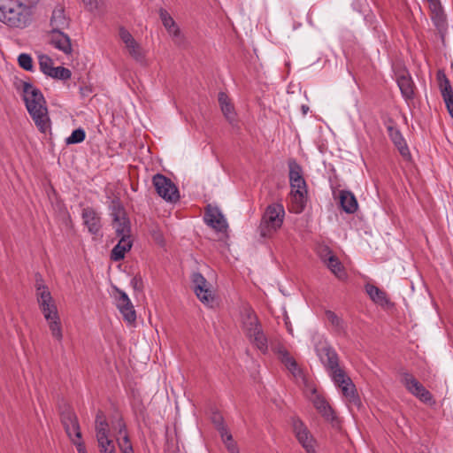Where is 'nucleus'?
<instances>
[{
    "mask_svg": "<svg viewBox=\"0 0 453 453\" xmlns=\"http://www.w3.org/2000/svg\"><path fill=\"white\" fill-rule=\"evenodd\" d=\"M327 319L334 326H339L341 319L339 317L332 311H326V312Z\"/></svg>",
    "mask_w": 453,
    "mask_h": 453,
    "instance_id": "56",
    "label": "nucleus"
},
{
    "mask_svg": "<svg viewBox=\"0 0 453 453\" xmlns=\"http://www.w3.org/2000/svg\"><path fill=\"white\" fill-rule=\"evenodd\" d=\"M39 291H40L41 293H42V292H44V291H45V292H50V291H49V288H48V287H47V286H40V290H39Z\"/></svg>",
    "mask_w": 453,
    "mask_h": 453,
    "instance_id": "64",
    "label": "nucleus"
},
{
    "mask_svg": "<svg viewBox=\"0 0 453 453\" xmlns=\"http://www.w3.org/2000/svg\"><path fill=\"white\" fill-rule=\"evenodd\" d=\"M119 35L125 43L129 55L137 62L143 63L145 56L141 45L134 40L133 35L124 27H119Z\"/></svg>",
    "mask_w": 453,
    "mask_h": 453,
    "instance_id": "8",
    "label": "nucleus"
},
{
    "mask_svg": "<svg viewBox=\"0 0 453 453\" xmlns=\"http://www.w3.org/2000/svg\"><path fill=\"white\" fill-rule=\"evenodd\" d=\"M401 382L405 388L417 398L422 394V389L426 388L410 372H403L401 373Z\"/></svg>",
    "mask_w": 453,
    "mask_h": 453,
    "instance_id": "22",
    "label": "nucleus"
},
{
    "mask_svg": "<svg viewBox=\"0 0 453 453\" xmlns=\"http://www.w3.org/2000/svg\"><path fill=\"white\" fill-rule=\"evenodd\" d=\"M388 135L390 137V139L392 140V142H394V144L395 145V147L397 148V150H399L400 154L404 157V158H407V159H410L411 158V153H410V150H409V148L401 134V132L395 128V127L393 126H388Z\"/></svg>",
    "mask_w": 453,
    "mask_h": 453,
    "instance_id": "20",
    "label": "nucleus"
},
{
    "mask_svg": "<svg viewBox=\"0 0 453 453\" xmlns=\"http://www.w3.org/2000/svg\"><path fill=\"white\" fill-rule=\"evenodd\" d=\"M159 16L164 27L168 31V33L173 36H178L180 35V29L168 12L161 8L159 10Z\"/></svg>",
    "mask_w": 453,
    "mask_h": 453,
    "instance_id": "27",
    "label": "nucleus"
},
{
    "mask_svg": "<svg viewBox=\"0 0 453 453\" xmlns=\"http://www.w3.org/2000/svg\"><path fill=\"white\" fill-rule=\"evenodd\" d=\"M27 2V6L33 7L36 5L40 0H26Z\"/></svg>",
    "mask_w": 453,
    "mask_h": 453,
    "instance_id": "62",
    "label": "nucleus"
},
{
    "mask_svg": "<svg viewBox=\"0 0 453 453\" xmlns=\"http://www.w3.org/2000/svg\"><path fill=\"white\" fill-rule=\"evenodd\" d=\"M18 63L21 68L26 71L33 70V59L30 55L22 53L18 58Z\"/></svg>",
    "mask_w": 453,
    "mask_h": 453,
    "instance_id": "42",
    "label": "nucleus"
},
{
    "mask_svg": "<svg viewBox=\"0 0 453 453\" xmlns=\"http://www.w3.org/2000/svg\"><path fill=\"white\" fill-rule=\"evenodd\" d=\"M326 264L336 277L342 279L344 276L343 266L335 255H330Z\"/></svg>",
    "mask_w": 453,
    "mask_h": 453,
    "instance_id": "33",
    "label": "nucleus"
},
{
    "mask_svg": "<svg viewBox=\"0 0 453 453\" xmlns=\"http://www.w3.org/2000/svg\"><path fill=\"white\" fill-rule=\"evenodd\" d=\"M117 441H118V445H119V448L120 450L122 449H125L126 447L128 448V447L133 446L130 441V438H129V435L127 433H125L121 436H119L117 438Z\"/></svg>",
    "mask_w": 453,
    "mask_h": 453,
    "instance_id": "50",
    "label": "nucleus"
},
{
    "mask_svg": "<svg viewBox=\"0 0 453 453\" xmlns=\"http://www.w3.org/2000/svg\"><path fill=\"white\" fill-rule=\"evenodd\" d=\"M418 399L426 403V404H429V405H434L435 404V400L433 396V395L426 389H422V394H419V397Z\"/></svg>",
    "mask_w": 453,
    "mask_h": 453,
    "instance_id": "48",
    "label": "nucleus"
},
{
    "mask_svg": "<svg viewBox=\"0 0 453 453\" xmlns=\"http://www.w3.org/2000/svg\"><path fill=\"white\" fill-rule=\"evenodd\" d=\"M113 427H114V429L117 430L119 436H121L125 433H127V425H126L125 421L123 420L122 417L118 418L115 424L113 425Z\"/></svg>",
    "mask_w": 453,
    "mask_h": 453,
    "instance_id": "49",
    "label": "nucleus"
},
{
    "mask_svg": "<svg viewBox=\"0 0 453 453\" xmlns=\"http://www.w3.org/2000/svg\"><path fill=\"white\" fill-rule=\"evenodd\" d=\"M102 0H82L83 4H85L86 8L89 12H93L98 8V4Z\"/></svg>",
    "mask_w": 453,
    "mask_h": 453,
    "instance_id": "55",
    "label": "nucleus"
},
{
    "mask_svg": "<svg viewBox=\"0 0 453 453\" xmlns=\"http://www.w3.org/2000/svg\"><path fill=\"white\" fill-rule=\"evenodd\" d=\"M329 373L338 387H341L345 382H347V379H350L346 374L345 371L340 367V365H338L335 369L330 370Z\"/></svg>",
    "mask_w": 453,
    "mask_h": 453,
    "instance_id": "36",
    "label": "nucleus"
},
{
    "mask_svg": "<svg viewBox=\"0 0 453 453\" xmlns=\"http://www.w3.org/2000/svg\"><path fill=\"white\" fill-rule=\"evenodd\" d=\"M96 441L109 439V424L107 421L95 422Z\"/></svg>",
    "mask_w": 453,
    "mask_h": 453,
    "instance_id": "37",
    "label": "nucleus"
},
{
    "mask_svg": "<svg viewBox=\"0 0 453 453\" xmlns=\"http://www.w3.org/2000/svg\"><path fill=\"white\" fill-rule=\"evenodd\" d=\"M292 428L297 441L304 448L306 452L316 453L314 446L315 440L313 439V436L311 435L306 426L299 418H292Z\"/></svg>",
    "mask_w": 453,
    "mask_h": 453,
    "instance_id": "4",
    "label": "nucleus"
},
{
    "mask_svg": "<svg viewBox=\"0 0 453 453\" xmlns=\"http://www.w3.org/2000/svg\"><path fill=\"white\" fill-rule=\"evenodd\" d=\"M429 4L430 17L431 19L439 31L443 36V34L447 30V19L444 13L443 8L441 4L440 0H426Z\"/></svg>",
    "mask_w": 453,
    "mask_h": 453,
    "instance_id": "9",
    "label": "nucleus"
},
{
    "mask_svg": "<svg viewBox=\"0 0 453 453\" xmlns=\"http://www.w3.org/2000/svg\"><path fill=\"white\" fill-rule=\"evenodd\" d=\"M152 181L157 195L163 199L171 203L180 200L179 189L171 179L161 173H157Z\"/></svg>",
    "mask_w": 453,
    "mask_h": 453,
    "instance_id": "3",
    "label": "nucleus"
},
{
    "mask_svg": "<svg viewBox=\"0 0 453 453\" xmlns=\"http://www.w3.org/2000/svg\"><path fill=\"white\" fill-rule=\"evenodd\" d=\"M221 438L230 453H240L237 444L233 440L232 434L227 431V429L221 428Z\"/></svg>",
    "mask_w": 453,
    "mask_h": 453,
    "instance_id": "35",
    "label": "nucleus"
},
{
    "mask_svg": "<svg viewBox=\"0 0 453 453\" xmlns=\"http://www.w3.org/2000/svg\"><path fill=\"white\" fill-rule=\"evenodd\" d=\"M150 234H151L153 240L157 244H159L160 246H163L165 244V238H164L163 233L157 226L151 228Z\"/></svg>",
    "mask_w": 453,
    "mask_h": 453,
    "instance_id": "47",
    "label": "nucleus"
},
{
    "mask_svg": "<svg viewBox=\"0 0 453 453\" xmlns=\"http://www.w3.org/2000/svg\"><path fill=\"white\" fill-rule=\"evenodd\" d=\"M131 285L135 291L142 292L143 290V281L141 275L137 274L131 280Z\"/></svg>",
    "mask_w": 453,
    "mask_h": 453,
    "instance_id": "53",
    "label": "nucleus"
},
{
    "mask_svg": "<svg viewBox=\"0 0 453 453\" xmlns=\"http://www.w3.org/2000/svg\"><path fill=\"white\" fill-rule=\"evenodd\" d=\"M311 392L315 395L314 398L312 399L315 408L319 411V412L325 411V409L326 408L327 405H329V403L323 396L317 394L316 388H313Z\"/></svg>",
    "mask_w": 453,
    "mask_h": 453,
    "instance_id": "43",
    "label": "nucleus"
},
{
    "mask_svg": "<svg viewBox=\"0 0 453 453\" xmlns=\"http://www.w3.org/2000/svg\"><path fill=\"white\" fill-rule=\"evenodd\" d=\"M120 451H121V453H134L133 446L128 447V448L126 447L125 449H122Z\"/></svg>",
    "mask_w": 453,
    "mask_h": 453,
    "instance_id": "61",
    "label": "nucleus"
},
{
    "mask_svg": "<svg viewBox=\"0 0 453 453\" xmlns=\"http://www.w3.org/2000/svg\"><path fill=\"white\" fill-rule=\"evenodd\" d=\"M71 441L76 446L78 453H87L86 446L82 441V437L81 439H76L73 437Z\"/></svg>",
    "mask_w": 453,
    "mask_h": 453,
    "instance_id": "54",
    "label": "nucleus"
},
{
    "mask_svg": "<svg viewBox=\"0 0 453 453\" xmlns=\"http://www.w3.org/2000/svg\"><path fill=\"white\" fill-rule=\"evenodd\" d=\"M98 421H102V422L107 421L106 417H105L104 411H101V410H98L97 412H96V415L95 422H98Z\"/></svg>",
    "mask_w": 453,
    "mask_h": 453,
    "instance_id": "60",
    "label": "nucleus"
},
{
    "mask_svg": "<svg viewBox=\"0 0 453 453\" xmlns=\"http://www.w3.org/2000/svg\"><path fill=\"white\" fill-rule=\"evenodd\" d=\"M70 25V19L65 16V10L62 6H57L50 18V26L52 29L50 31H60L68 28Z\"/></svg>",
    "mask_w": 453,
    "mask_h": 453,
    "instance_id": "21",
    "label": "nucleus"
},
{
    "mask_svg": "<svg viewBox=\"0 0 453 453\" xmlns=\"http://www.w3.org/2000/svg\"><path fill=\"white\" fill-rule=\"evenodd\" d=\"M317 353L320 361L328 372L330 370L335 369L339 365L338 354L330 345L326 344L319 349H317Z\"/></svg>",
    "mask_w": 453,
    "mask_h": 453,
    "instance_id": "14",
    "label": "nucleus"
},
{
    "mask_svg": "<svg viewBox=\"0 0 453 453\" xmlns=\"http://www.w3.org/2000/svg\"><path fill=\"white\" fill-rule=\"evenodd\" d=\"M111 215L113 220H120L127 217L126 210L119 197H114L110 205Z\"/></svg>",
    "mask_w": 453,
    "mask_h": 453,
    "instance_id": "30",
    "label": "nucleus"
},
{
    "mask_svg": "<svg viewBox=\"0 0 453 453\" xmlns=\"http://www.w3.org/2000/svg\"><path fill=\"white\" fill-rule=\"evenodd\" d=\"M86 134L82 128H77L73 131L72 134L66 138L67 144L80 143L85 140Z\"/></svg>",
    "mask_w": 453,
    "mask_h": 453,
    "instance_id": "40",
    "label": "nucleus"
},
{
    "mask_svg": "<svg viewBox=\"0 0 453 453\" xmlns=\"http://www.w3.org/2000/svg\"><path fill=\"white\" fill-rule=\"evenodd\" d=\"M309 110H310V108L306 104H303L301 106V111H302L303 114H304V115L309 111Z\"/></svg>",
    "mask_w": 453,
    "mask_h": 453,
    "instance_id": "63",
    "label": "nucleus"
},
{
    "mask_svg": "<svg viewBox=\"0 0 453 453\" xmlns=\"http://www.w3.org/2000/svg\"><path fill=\"white\" fill-rule=\"evenodd\" d=\"M36 297L42 313L43 314L45 319L50 321L52 315L58 313L57 305L50 292H40Z\"/></svg>",
    "mask_w": 453,
    "mask_h": 453,
    "instance_id": "12",
    "label": "nucleus"
},
{
    "mask_svg": "<svg viewBox=\"0 0 453 453\" xmlns=\"http://www.w3.org/2000/svg\"><path fill=\"white\" fill-rule=\"evenodd\" d=\"M100 453H116L113 441L111 439L97 441Z\"/></svg>",
    "mask_w": 453,
    "mask_h": 453,
    "instance_id": "41",
    "label": "nucleus"
},
{
    "mask_svg": "<svg viewBox=\"0 0 453 453\" xmlns=\"http://www.w3.org/2000/svg\"><path fill=\"white\" fill-rule=\"evenodd\" d=\"M449 116L453 119V91L441 95Z\"/></svg>",
    "mask_w": 453,
    "mask_h": 453,
    "instance_id": "46",
    "label": "nucleus"
},
{
    "mask_svg": "<svg viewBox=\"0 0 453 453\" xmlns=\"http://www.w3.org/2000/svg\"><path fill=\"white\" fill-rule=\"evenodd\" d=\"M279 359L293 374V376L297 377L302 375V370L299 368L296 359L289 354V352L284 353V355Z\"/></svg>",
    "mask_w": 453,
    "mask_h": 453,
    "instance_id": "29",
    "label": "nucleus"
},
{
    "mask_svg": "<svg viewBox=\"0 0 453 453\" xmlns=\"http://www.w3.org/2000/svg\"><path fill=\"white\" fill-rule=\"evenodd\" d=\"M50 71L51 73H49L50 77L62 81L70 79L72 75L71 71L64 66L54 67Z\"/></svg>",
    "mask_w": 453,
    "mask_h": 453,
    "instance_id": "38",
    "label": "nucleus"
},
{
    "mask_svg": "<svg viewBox=\"0 0 453 453\" xmlns=\"http://www.w3.org/2000/svg\"><path fill=\"white\" fill-rule=\"evenodd\" d=\"M23 100L38 130L45 134L50 129L46 100L41 90L31 83L22 81Z\"/></svg>",
    "mask_w": 453,
    "mask_h": 453,
    "instance_id": "1",
    "label": "nucleus"
},
{
    "mask_svg": "<svg viewBox=\"0 0 453 453\" xmlns=\"http://www.w3.org/2000/svg\"><path fill=\"white\" fill-rule=\"evenodd\" d=\"M211 419L220 434L222 431L221 428L226 429V427L224 426L223 417L219 413H218V412L213 413Z\"/></svg>",
    "mask_w": 453,
    "mask_h": 453,
    "instance_id": "52",
    "label": "nucleus"
},
{
    "mask_svg": "<svg viewBox=\"0 0 453 453\" xmlns=\"http://www.w3.org/2000/svg\"><path fill=\"white\" fill-rule=\"evenodd\" d=\"M396 82L405 99H412L414 97V82L406 69L399 70L395 73Z\"/></svg>",
    "mask_w": 453,
    "mask_h": 453,
    "instance_id": "11",
    "label": "nucleus"
},
{
    "mask_svg": "<svg viewBox=\"0 0 453 453\" xmlns=\"http://www.w3.org/2000/svg\"><path fill=\"white\" fill-rule=\"evenodd\" d=\"M218 100H219L220 108H222V106H225L231 103V100L229 99L228 96L225 92L219 93Z\"/></svg>",
    "mask_w": 453,
    "mask_h": 453,
    "instance_id": "59",
    "label": "nucleus"
},
{
    "mask_svg": "<svg viewBox=\"0 0 453 453\" xmlns=\"http://www.w3.org/2000/svg\"><path fill=\"white\" fill-rule=\"evenodd\" d=\"M50 42L56 49L63 51L66 55H70L73 52L71 39L62 30L50 31Z\"/></svg>",
    "mask_w": 453,
    "mask_h": 453,
    "instance_id": "16",
    "label": "nucleus"
},
{
    "mask_svg": "<svg viewBox=\"0 0 453 453\" xmlns=\"http://www.w3.org/2000/svg\"><path fill=\"white\" fill-rule=\"evenodd\" d=\"M49 323V327L51 332L52 336L58 342H61L63 339L62 327L60 318L58 313L52 315Z\"/></svg>",
    "mask_w": 453,
    "mask_h": 453,
    "instance_id": "32",
    "label": "nucleus"
},
{
    "mask_svg": "<svg viewBox=\"0 0 453 453\" xmlns=\"http://www.w3.org/2000/svg\"><path fill=\"white\" fill-rule=\"evenodd\" d=\"M319 413L327 420L332 423V425L338 426L339 420L335 416V413L330 405H327L325 411H319Z\"/></svg>",
    "mask_w": 453,
    "mask_h": 453,
    "instance_id": "44",
    "label": "nucleus"
},
{
    "mask_svg": "<svg viewBox=\"0 0 453 453\" xmlns=\"http://www.w3.org/2000/svg\"><path fill=\"white\" fill-rule=\"evenodd\" d=\"M221 111L226 117V119L230 122H234L235 120V112L234 108L232 103L222 106Z\"/></svg>",
    "mask_w": 453,
    "mask_h": 453,
    "instance_id": "45",
    "label": "nucleus"
},
{
    "mask_svg": "<svg viewBox=\"0 0 453 453\" xmlns=\"http://www.w3.org/2000/svg\"><path fill=\"white\" fill-rule=\"evenodd\" d=\"M243 329L247 337L252 340V334L262 329L257 317L253 312H249L243 320Z\"/></svg>",
    "mask_w": 453,
    "mask_h": 453,
    "instance_id": "26",
    "label": "nucleus"
},
{
    "mask_svg": "<svg viewBox=\"0 0 453 453\" xmlns=\"http://www.w3.org/2000/svg\"><path fill=\"white\" fill-rule=\"evenodd\" d=\"M318 254L321 260L324 261V263L327 262V258L329 257L330 255H334L328 246H320L318 249Z\"/></svg>",
    "mask_w": 453,
    "mask_h": 453,
    "instance_id": "51",
    "label": "nucleus"
},
{
    "mask_svg": "<svg viewBox=\"0 0 453 453\" xmlns=\"http://www.w3.org/2000/svg\"><path fill=\"white\" fill-rule=\"evenodd\" d=\"M60 419L70 440H73V437L76 439L81 438L78 418L70 407H65V409L60 412Z\"/></svg>",
    "mask_w": 453,
    "mask_h": 453,
    "instance_id": "5",
    "label": "nucleus"
},
{
    "mask_svg": "<svg viewBox=\"0 0 453 453\" xmlns=\"http://www.w3.org/2000/svg\"><path fill=\"white\" fill-rule=\"evenodd\" d=\"M0 20L12 27H24L26 26V21L23 19L21 13L6 6L4 12L0 13Z\"/></svg>",
    "mask_w": 453,
    "mask_h": 453,
    "instance_id": "19",
    "label": "nucleus"
},
{
    "mask_svg": "<svg viewBox=\"0 0 453 453\" xmlns=\"http://www.w3.org/2000/svg\"><path fill=\"white\" fill-rule=\"evenodd\" d=\"M273 351L278 356V358L282 357L284 353H288V349L282 344H277L272 347Z\"/></svg>",
    "mask_w": 453,
    "mask_h": 453,
    "instance_id": "58",
    "label": "nucleus"
},
{
    "mask_svg": "<svg viewBox=\"0 0 453 453\" xmlns=\"http://www.w3.org/2000/svg\"><path fill=\"white\" fill-rule=\"evenodd\" d=\"M38 58H39L40 70L44 74L49 76V73H51L50 70L54 68L52 59L47 55H41V56H39Z\"/></svg>",
    "mask_w": 453,
    "mask_h": 453,
    "instance_id": "39",
    "label": "nucleus"
},
{
    "mask_svg": "<svg viewBox=\"0 0 453 453\" xmlns=\"http://www.w3.org/2000/svg\"><path fill=\"white\" fill-rule=\"evenodd\" d=\"M285 217L284 207L280 203H273L266 207L260 225L258 226V232L261 237L269 238L278 229H280L283 224Z\"/></svg>",
    "mask_w": 453,
    "mask_h": 453,
    "instance_id": "2",
    "label": "nucleus"
},
{
    "mask_svg": "<svg viewBox=\"0 0 453 453\" xmlns=\"http://www.w3.org/2000/svg\"><path fill=\"white\" fill-rule=\"evenodd\" d=\"M193 289L197 298L203 303H211L214 300V296L211 289L209 288V283L206 279L200 273H194L192 274Z\"/></svg>",
    "mask_w": 453,
    "mask_h": 453,
    "instance_id": "7",
    "label": "nucleus"
},
{
    "mask_svg": "<svg viewBox=\"0 0 453 453\" xmlns=\"http://www.w3.org/2000/svg\"><path fill=\"white\" fill-rule=\"evenodd\" d=\"M436 80L441 94L453 92V88L444 70L439 69L436 73Z\"/></svg>",
    "mask_w": 453,
    "mask_h": 453,
    "instance_id": "31",
    "label": "nucleus"
},
{
    "mask_svg": "<svg viewBox=\"0 0 453 453\" xmlns=\"http://www.w3.org/2000/svg\"><path fill=\"white\" fill-rule=\"evenodd\" d=\"M289 182L291 188H306V181L303 177V170L295 159L288 161Z\"/></svg>",
    "mask_w": 453,
    "mask_h": 453,
    "instance_id": "17",
    "label": "nucleus"
},
{
    "mask_svg": "<svg viewBox=\"0 0 453 453\" xmlns=\"http://www.w3.org/2000/svg\"><path fill=\"white\" fill-rule=\"evenodd\" d=\"M119 238V242L115 245L111 252V259L115 262L122 260L125 257L126 252L130 250L132 248V241L130 237Z\"/></svg>",
    "mask_w": 453,
    "mask_h": 453,
    "instance_id": "24",
    "label": "nucleus"
},
{
    "mask_svg": "<svg viewBox=\"0 0 453 453\" xmlns=\"http://www.w3.org/2000/svg\"><path fill=\"white\" fill-rule=\"evenodd\" d=\"M365 292L369 296V297L372 299L373 303L376 304L383 307V308H392L394 307V303L390 301L388 298L387 293L376 287L375 285L367 283L365 286Z\"/></svg>",
    "mask_w": 453,
    "mask_h": 453,
    "instance_id": "15",
    "label": "nucleus"
},
{
    "mask_svg": "<svg viewBox=\"0 0 453 453\" xmlns=\"http://www.w3.org/2000/svg\"><path fill=\"white\" fill-rule=\"evenodd\" d=\"M339 199L341 207L345 212L352 214L357 211L358 203L352 192L349 190H341Z\"/></svg>",
    "mask_w": 453,
    "mask_h": 453,
    "instance_id": "23",
    "label": "nucleus"
},
{
    "mask_svg": "<svg viewBox=\"0 0 453 453\" xmlns=\"http://www.w3.org/2000/svg\"><path fill=\"white\" fill-rule=\"evenodd\" d=\"M81 216L88 232L92 234H98L102 228L99 214L93 208L87 207L82 210Z\"/></svg>",
    "mask_w": 453,
    "mask_h": 453,
    "instance_id": "13",
    "label": "nucleus"
},
{
    "mask_svg": "<svg viewBox=\"0 0 453 453\" xmlns=\"http://www.w3.org/2000/svg\"><path fill=\"white\" fill-rule=\"evenodd\" d=\"M112 224L118 237H131V223L128 217L120 220H113Z\"/></svg>",
    "mask_w": 453,
    "mask_h": 453,
    "instance_id": "28",
    "label": "nucleus"
},
{
    "mask_svg": "<svg viewBox=\"0 0 453 453\" xmlns=\"http://www.w3.org/2000/svg\"><path fill=\"white\" fill-rule=\"evenodd\" d=\"M203 220L216 232L225 233L227 231L228 224L218 207L208 204L205 207Z\"/></svg>",
    "mask_w": 453,
    "mask_h": 453,
    "instance_id": "6",
    "label": "nucleus"
},
{
    "mask_svg": "<svg viewBox=\"0 0 453 453\" xmlns=\"http://www.w3.org/2000/svg\"><path fill=\"white\" fill-rule=\"evenodd\" d=\"M342 395L348 400V402L359 408L361 406V400L357 395L356 386L352 382L351 379H347V382H345L341 387Z\"/></svg>",
    "mask_w": 453,
    "mask_h": 453,
    "instance_id": "25",
    "label": "nucleus"
},
{
    "mask_svg": "<svg viewBox=\"0 0 453 453\" xmlns=\"http://www.w3.org/2000/svg\"><path fill=\"white\" fill-rule=\"evenodd\" d=\"M252 343L256 345V347L261 350L263 353H265L268 349L267 338L263 333V330L256 331L254 334H252V340H250Z\"/></svg>",
    "mask_w": 453,
    "mask_h": 453,
    "instance_id": "34",
    "label": "nucleus"
},
{
    "mask_svg": "<svg viewBox=\"0 0 453 453\" xmlns=\"http://www.w3.org/2000/svg\"><path fill=\"white\" fill-rule=\"evenodd\" d=\"M119 296L117 300V307L123 316L125 321L134 324L136 321V312L128 296L122 290L117 288Z\"/></svg>",
    "mask_w": 453,
    "mask_h": 453,
    "instance_id": "10",
    "label": "nucleus"
},
{
    "mask_svg": "<svg viewBox=\"0 0 453 453\" xmlns=\"http://www.w3.org/2000/svg\"><path fill=\"white\" fill-rule=\"evenodd\" d=\"M35 290H36V296L39 295L40 293V286H46L44 284V280L42 279V276L40 273H36L35 274Z\"/></svg>",
    "mask_w": 453,
    "mask_h": 453,
    "instance_id": "57",
    "label": "nucleus"
},
{
    "mask_svg": "<svg viewBox=\"0 0 453 453\" xmlns=\"http://www.w3.org/2000/svg\"><path fill=\"white\" fill-rule=\"evenodd\" d=\"M291 196L290 211L295 213H301L307 203V188H291Z\"/></svg>",
    "mask_w": 453,
    "mask_h": 453,
    "instance_id": "18",
    "label": "nucleus"
}]
</instances>
